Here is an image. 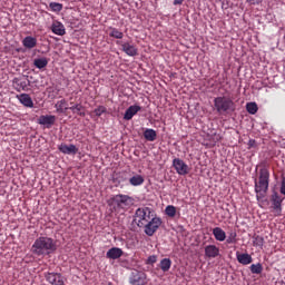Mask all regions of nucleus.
Segmentation results:
<instances>
[{"mask_svg": "<svg viewBox=\"0 0 285 285\" xmlns=\"http://www.w3.org/2000/svg\"><path fill=\"white\" fill-rule=\"evenodd\" d=\"M205 256L208 257V259H215L216 257H219V247L216 245L205 246Z\"/></svg>", "mask_w": 285, "mask_h": 285, "instance_id": "11", "label": "nucleus"}, {"mask_svg": "<svg viewBox=\"0 0 285 285\" xmlns=\"http://www.w3.org/2000/svg\"><path fill=\"white\" fill-rule=\"evenodd\" d=\"M132 197L117 194L108 200V206H110L111 213H121V210H128L132 206Z\"/></svg>", "mask_w": 285, "mask_h": 285, "instance_id": "3", "label": "nucleus"}, {"mask_svg": "<svg viewBox=\"0 0 285 285\" xmlns=\"http://www.w3.org/2000/svg\"><path fill=\"white\" fill-rule=\"evenodd\" d=\"M69 110L73 112V115H79V117H86V112L83 110V106L81 104L73 105V107H69Z\"/></svg>", "mask_w": 285, "mask_h": 285, "instance_id": "29", "label": "nucleus"}, {"mask_svg": "<svg viewBox=\"0 0 285 285\" xmlns=\"http://www.w3.org/2000/svg\"><path fill=\"white\" fill-rule=\"evenodd\" d=\"M122 255L124 250L121 248L112 247L107 252L106 257L107 259H119Z\"/></svg>", "mask_w": 285, "mask_h": 285, "instance_id": "18", "label": "nucleus"}, {"mask_svg": "<svg viewBox=\"0 0 285 285\" xmlns=\"http://www.w3.org/2000/svg\"><path fill=\"white\" fill-rule=\"evenodd\" d=\"M249 271L253 275H262V273L264 271V266H262L261 263L252 264L249 267Z\"/></svg>", "mask_w": 285, "mask_h": 285, "instance_id": "31", "label": "nucleus"}, {"mask_svg": "<svg viewBox=\"0 0 285 285\" xmlns=\"http://www.w3.org/2000/svg\"><path fill=\"white\" fill-rule=\"evenodd\" d=\"M282 202H284V198L277 191H274L272 195V208L276 217L282 215Z\"/></svg>", "mask_w": 285, "mask_h": 285, "instance_id": "8", "label": "nucleus"}, {"mask_svg": "<svg viewBox=\"0 0 285 285\" xmlns=\"http://www.w3.org/2000/svg\"><path fill=\"white\" fill-rule=\"evenodd\" d=\"M269 186H271V170H268L267 167H262L258 170V177L254 179V190L256 193L257 202L266 197Z\"/></svg>", "mask_w": 285, "mask_h": 285, "instance_id": "1", "label": "nucleus"}, {"mask_svg": "<svg viewBox=\"0 0 285 285\" xmlns=\"http://www.w3.org/2000/svg\"><path fill=\"white\" fill-rule=\"evenodd\" d=\"M22 46L24 48H27L28 50H32V48H37V38L31 37V36H27L23 40H22Z\"/></svg>", "mask_w": 285, "mask_h": 285, "instance_id": "19", "label": "nucleus"}, {"mask_svg": "<svg viewBox=\"0 0 285 285\" xmlns=\"http://www.w3.org/2000/svg\"><path fill=\"white\" fill-rule=\"evenodd\" d=\"M213 235L216 242H225L226 240V232L222 229V227H215L213 229Z\"/></svg>", "mask_w": 285, "mask_h": 285, "instance_id": "20", "label": "nucleus"}, {"mask_svg": "<svg viewBox=\"0 0 285 285\" xmlns=\"http://www.w3.org/2000/svg\"><path fill=\"white\" fill-rule=\"evenodd\" d=\"M122 52H126L128 57H137L138 50L135 45H130V42H125L121 45Z\"/></svg>", "mask_w": 285, "mask_h": 285, "instance_id": "15", "label": "nucleus"}, {"mask_svg": "<svg viewBox=\"0 0 285 285\" xmlns=\"http://www.w3.org/2000/svg\"><path fill=\"white\" fill-rule=\"evenodd\" d=\"M51 31L53 35H58V37H63L66 35V27L60 21H55L51 24Z\"/></svg>", "mask_w": 285, "mask_h": 285, "instance_id": "17", "label": "nucleus"}, {"mask_svg": "<svg viewBox=\"0 0 285 285\" xmlns=\"http://www.w3.org/2000/svg\"><path fill=\"white\" fill-rule=\"evenodd\" d=\"M236 258L238 264H242L243 266H248V264H253V256H250V254L248 253L240 254L239 252H237Z\"/></svg>", "mask_w": 285, "mask_h": 285, "instance_id": "14", "label": "nucleus"}, {"mask_svg": "<svg viewBox=\"0 0 285 285\" xmlns=\"http://www.w3.org/2000/svg\"><path fill=\"white\" fill-rule=\"evenodd\" d=\"M281 285H285V282L283 281V282H281Z\"/></svg>", "mask_w": 285, "mask_h": 285, "instance_id": "42", "label": "nucleus"}, {"mask_svg": "<svg viewBox=\"0 0 285 285\" xmlns=\"http://www.w3.org/2000/svg\"><path fill=\"white\" fill-rule=\"evenodd\" d=\"M130 178H128V173L120 171L114 176V181L116 184H124L126 181H129Z\"/></svg>", "mask_w": 285, "mask_h": 285, "instance_id": "23", "label": "nucleus"}, {"mask_svg": "<svg viewBox=\"0 0 285 285\" xmlns=\"http://www.w3.org/2000/svg\"><path fill=\"white\" fill-rule=\"evenodd\" d=\"M247 3H250V6H257L262 2V0H246Z\"/></svg>", "mask_w": 285, "mask_h": 285, "instance_id": "40", "label": "nucleus"}, {"mask_svg": "<svg viewBox=\"0 0 285 285\" xmlns=\"http://www.w3.org/2000/svg\"><path fill=\"white\" fill-rule=\"evenodd\" d=\"M38 124H40V126H52L55 125V116H40Z\"/></svg>", "mask_w": 285, "mask_h": 285, "instance_id": "22", "label": "nucleus"}, {"mask_svg": "<svg viewBox=\"0 0 285 285\" xmlns=\"http://www.w3.org/2000/svg\"><path fill=\"white\" fill-rule=\"evenodd\" d=\"M14 83H16V90L18 92H21V90H28V86H30V81L19 80V79H14Z\"/></svg>", "mask_w": 285, "mask_h": 285, "instance_id": "26", "label": "nucleus"}, {"mask_svg": "<svg viewBox=\"0 0 285 285\" xmlns=\"http://www.w3.org/2000/svg\"><path fill=\"white\" fill-rule=\"evenodd\" d=\"M246 110L249 115H257V111L259 110L257 102H247Z\"/></svg>", "mask_w": 285, "mask_h": 285, "instance_id": "32", "label": "nucleus"}, {"mask_svg": "<svg viewBox=\"0 0 285 285\" xmlns=\"http://www.w3.org/2000/svg\"><path fill=\"white\" fill-rule=\"evenodd\" d=\"M173 166L178 175H188L190 173V168L179 158L173 160Z\"/></svg>", "mask_w": 285, "mask_h": 285, "instance_id": "9", "label": "nucleus"}, {"mask_svg": "<svg viewBox=\"0 0 285 285\" xmlns=\"http://www.w3.org/2000/svg\"><path fill=\"white\" fill-rule=\"evenodd\" d=\"M59 151L62 153L63 155H77V153H79V148H77V146L75 145H66V144H61L58 147Z\"/></svg>", "mask_w": 285, "mask_h": 285, "instance_id": "12", "label": "nucleus"}, {"mask_svg": "<svg viewBox=\"0 0 285 285\" xmlns=\"http://www.w3.org/2000/svg\"><path fill=\"white\" fill-rule=\"evenodd\" d=\"M165 214L167 215V217H175V215H177V207L173 206V205H168L165 208Z\"/></svg>", "mask_w": 285, "mask_h": 285, "instance_id": "33", "label": "nucleus"}, {"mask_svg": "<svg viewBox=\"0 0 285 285\" xmlns=\"http://www.w3.org/2000/svg\"><path fill=\"white\" fill-rule=\"evenodd\" d=\"M139 110H141V106L139 105H132L130 106L126 111H125V115H124V119L126 121H130V119H132V117L135 115H137V112H139Z\"/></svg>", "mask_w": 285, "mask_h": 285, "instance_id": "16", "label": "nucleus"}, {"mask_svg": "<svg viewBox=\"0 0 285 285\" xmlns=\"http://www.w3.org/2000/svg\"><path fill=\"white\" fill-rule=\"evenodd\" d=\"M35 68H38V70H43V68L48 67V58H36L33 60Z\"/></svg>", "mask_w": 285, "mask_h": 285, "instance_id": "24", "label": "nucleus"}, {"mask_svg": "<svg viewBox=\"0 0 285 285\" xmlns=\"http://www.w3.org/2000/svg\"><path fill=\"white\" fill-rule=\"evenodd\" d=\"M129 284L131 285H147L148 278L146 276V273L134 271L131 272V275L129 277Z\"/></svg>", "mask_w": 285, "mask_h": 285, "instance_id": "7", "label": "nucleus"}, {"mask_svg": "<svg viewBox=\"0 0 285 285\" xmlns=\"http://www.w3.org/2000/svg\"><path fill=\"white\" fill-rule=\"evenodd\" d=\"M144 138L147 141H155L157 139V131L155 129H146L144 131Z\"/></svg>", "mask_w": 285, "mask_h": 285, "instance_id": "28", "label": "nucleus"}, {"mask_svg": "<svg viewBox=\"0 0 285 285\" xmlns=\"http://www.w3.org/2000/svg\"><path fill=\"white\" fill-rule=\"evenodd\" d=\"M55 108L57 109V112H66V110H70V107H68V101L66 99L57 101Z\"/></svg>", "mask_w": 285, "mask_h": 285, "instance_id": "25", "label": "nucleus"}, {"mask_svg": "<svg viewBox=\"0 0 285 285\" xmlns=\"http://www.w3.org/2000/svg\"><path fill=\"white\" fill-rule=\"evenodd\" d=\"M157 263V256H149L147 259V264H156Z\"/></svg>", "mask_w": 285, "mask_h": 285, "instance_id": "39", "label": "nucleus"}, {"mask_svg": "<svg viewBox=\"0 0 285 285\" xmlns=\"http://www.w3.org/2000/svg\"><path fill=\"white\" fill-rule=\"evenodd\" d=\"M214 107L218 115H228V112H235V101L226 96H218L214 99Z\"/></svg>", "mask_w": 285, "mask_h": 285, "instance_id": "4", "label": "nucleus"}, {"mask_svg": "<svg viewBox=\"0 0 285 285\" xmlns=\"http://www.w3.org/2000/svg\"><path fill=\"white\" fill-rule=\"evenodd\" d=\"M235 237H237V234L236 233H232L229 235V237L227 238V244H235V242H236Z\"/></svg>", "mask_w": 285, "mask_h": 285, "instance_id": "37", "label": "nucleus"}, {"mask_svg": "<svg viewBox=\"0 0 285 285\" xmlns=\"http://www.w3.org/2000/svg\"><path fill=\"white\" fill-rule=\"evenodd\" d=\"M153 218V208L150 207H139L136 209L134 222L137 224L138 228H144L147 222Z\"/></svg>", "mask_w": 285, "mask_h": 285, "instance_id": "5", "label": "nucleus"}, {"mask_svg": "<svg viewBox=\"0 0 285 285\" xmlns=\"http://www.w3.org/2000/svg\"><path fill=\"white\" fill-rule=\"evenodd\" d=\"M49 8H51L52 12H61V10H63V4L59 2H50Z\"/></svg>", "mask_w": 285, "mask_h": 285, "instance_id": "34", "label": "nucleus"}, {"mask_svg": "<svg viewBox=\"0 0 285 285\" xmlns=\"http://www.w3.org/2000/svg\"><path fill=\"white\" fill-rule=\"evenodd\" d=\"M184 3V0H174V6H181Z\"/></svg>", "mask_w": 285, "mask_h": 285, "instance_id": "41", "label": "nucleus"}, {"mask_svg": "<svg viewBox=\"0 0 285 285\" xmlns=\"http://www.w3.org/2000/svg\"><path fill=\"white\" fill-rule=\"evenodd\" d=\"M171 266L173 261H170V258H163L160 261V271H163V273H168Z\"/></svg>", "mask_w": 285, "mask_h": 285, "instance_id": "27", "label": "nucleus"}, {"mask_svg": "<svg viewBox=\"0 0 285 285\" xmlns=\"http://www.w3.org/2000/svg\"><path fill=\"white\" fill-rule=\"evenodd\" d=\"M109 37H112L114 39H124V32H121L119 29L115 27H110Z\"/></svg>", "mask_w": 285, "mask_h": 285, "instance_id": "30", "label": "nucleus"}, {"mask_svg": "<svg viewBox=\"0 0 285 285\" xmlns=\"http://www.w3.org/2000/svg\"><path fill=\"white\" fill-rule=\"evenodd\" d=\"M163 222L159 217H151L150 220H148L142 228H145V234L148 235V237H153V235L156 234L157 230H159V226H161Z\"/></svg>", "mask_w": 285, "mask_h": 285, "instance_id": "6", "label": "nucleus"}, {"mask_svg": "<svg viewBox=\"0 0 285 285\" xmlns=\"http://www.w3.org/2000/svg\"><path fill=\"white\" fill-rule=\"evenodd\" d=\"M55 250H57V240L48 236L38 237L31 246V253L38 257L50 255Z\"/></svg>", "mask_w": 285, "mask_h": 285, "instance_id": "2", "label": "nucleus"}, {"mask_svg": "<svg viewBox=\"0 0 285 285\" xmlns=\"http://www.w3.org/2000/svg\"><path fill=\"white\" fill-rule=\"evenodd\" d=\"M281 195H285V176H282Z\"/></svg>", "mask_w": 285, "mask_h": 285, "instance_id": "38", "label": "nucleus"}, {"mask_svg": "<svg viewBox=\"0 0 285 285\" xmlns=\"http://www.w3.org/2000/svg\"><path fill=\"white\" fill-rule=\"evenodd\" d=\"M47 282L52 285H63L65 281L61 274L59 273H47L45 275Z\"/></svg>", "mask_w": 285, "mask_h": 285, "instance_id": "10", "label": "nucleus"}, {"mask_svg": "<svg viewBox=\"0 0 285 285\" xmlns=\"http://www.w3.org/2000/svg\"><path fill=\"white\" fill-rule=\"evenodd\" d=\"M17 99L26 108H35V102L32 98L28 94H20L17 96Z\"/></svg>", "mask_w": 285, "mask_h": 285, "instance_id": "13", "label": "nucleus"}, {"mask_svg": "<svg viewBox=\"0 0 285 285\" xmlns=\"http://www.w3.org/2000/svg\"><path fill=\"white\" fill-rule=\"evenodd\" d=\"M71 107H75V105L71 102Z\"/></svg>", "mask_w": 285, "mask_h": 285, "instance_id": "43", "label": "nucleus"}, {"mask_svg": "<svg viewBox=\"0 0 285 285\" xmlns=\"http://www.w3.org/2000/svg\"><path fill=\"white\" fill-rule=\"evenodd\" d=\"M144 181H146V179L144 178V176L139 174H135L129 178L130 186H135V187L142 186Z\"/></svg>", "mask_w": 285, "mask_h": 285, "instance_id": "21", "label": "nucleus"}, {"mask_svg": "<svg viewBox=\"0 0 285 285\" xmlns=\"http://www.w3.org/2000/svg\"><path fill=\"white\" fill-rule=\"evenodd\" d=\"M106 107L105 106H99L94 110L96 117H101L106 112Z\"/></svg>", "mask_w": 285, "mask_h": 285, "instance_id": "35", "label": "nucleus"}, {"mask_svg": "<svg viewBox=\"0 0 285 285\" xmlns=\"http://www.w3.org/2000/svg\"><path fill=\"white\" fill-rule=\"evenodd\" d=\"M255 246H259L262 248L264 246V237L262 236H256L254 240Z\"/></svg>", "mask_w": 285, "mask_h": 285, "instance_id": "36", "label": "nucleus"}]
</instances>
